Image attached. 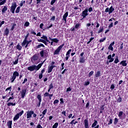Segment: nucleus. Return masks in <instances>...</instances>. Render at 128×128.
<instances>
[{
    "instance_id": "1",
    "label": "nucleus",
    "mask_w": 128,
    "mask_h": 128,
    "mask_svg": "<svg viewBox=\"0 0 128 128\" xmlns=\"http://www.w3.org/2000/svg\"><path fill=\"white\" fill-rule=\"evenodd\" d=\"M28 34L24 36V39L22 44V46H25L26 48L28 46H30V43L32 42V40H28Z\"/></svg>"
},
{
    "instance_id": "2",
    "label": "nucleus",
    "mask_w": 128,
    "mask_h": 128,
    "mask_svg": "<svg viewBox=\"0 0 128 128\" xmlns=\"http://www.w3.org/2000/svg\"><path fill=\"white\" fill-rule=\"evenodd\" d=\"M39 58H40V56H38V54H34L30 58L32 64H38V62H40V61H38Z\"/></svg>"
},
{
    "instance_id": "3",
    "label": "nucleus",
    "mask_w": 128,
    "mask_h": 128,
    "mask_svg": "<svg viewBox=\"0 0 128 128\" xmlns=\"http://www.w3.org/2000/svg\"><path fill=\"white\" fill-rule=\"evenodd\" d=\"M20 76V73H18L17 71H15L13 72L11 76L10 80H11L10 82L12 83L16 80V78Z\"/></svg>"
},
{
    "instance_id": "4",
    "label": "nucleus",
    "mask_w": 128,
    "mask_h": 128,
    "mask_svg": "<svg viewBox=\"0 0 128 128\" xmlns=\"http://www.w3.org/2000/svg\"><path fill=\"white\" fill-rule=\"evenodd\" d=\"M11 96H12L9 98L8 99V100L7 101L8 102H10L8 103L7 106H16V102L12 103V100H14V93H12Z\"/></svg>"
},
{
    "instance_id": "5",
    "label": "nucleus",
    "mask_w": 128,
    "mask_h": 128,
    "mask_svg": "<svg viewBox=\"0 0 128 128\" xmlns=\"http://www.w3.org/2000/svg\"><path fill=\"white\" fill-rule=\"evenodd\" d=\"M28 70H30V72H34V70H38L39 68L38 66L36 65H32L31 66H30L28 68Z\"/></svg>"
},
{
    "instance_id": "6",
    "label": "nucleus",
    "mask_w": 128,
    "mask_h": 128,
    "mask_svg": "<svg viewBox=\"0 0 128 128\" xmlns=\"http://www.w3.org/2000/svg\"><path fill=\"white\" fill-rule=\"evenodd\" d=\"M24 114V110H22L20 113H18L14 118V122L18 120L20 118V116H22Z\"/></svg>"
},
{
    "instance_id": "7",
    "label": "nucleus",
    "mask_w": 128,
    "mask_h": 128,
    "mask_svg": "<svg viewBox=\"0 0 128 128\" xmlns=\"http://www.w3.org/2000/svg\"><path fill=\"white\" fill-rule=\"evenodd\" d=\"M118 116L120 120H124L126 118V114L122 111H120L118 114Z\"/></svg>"
},
{
    "instance_id": "8",
    "label": "nucleus",
    "mask_w": 128,
    "mask_h": 128,
    "mask_svg": "<svg viewBox=\"0 0 128 128\" xmlns=\"http://www.w3.org/2000/svg\"><path fill=\"white\" fill-rule=\"evenodd\" d=\"M16 3L14 2L12 4L10 10L12 14H14V10H16Z\"/></svg>"
},
{
    "instance_id": "9",
    "label": "nucleus",
    "mask_w": 128,
    "mask_h": 128,
    "mask_svg": "<svg viewBox=\"0 0 128 128\" xmlns=\"http://www.w3.org/2000/svg\"><path fill=\"white\" fill-rule=\"evenodd\" d=\"M88 8L85 9L84 11H82V16L83 18H84L88 16Z\"/></svg>"
},
{
    "instance_id": "10",
    "label": "nucleus",
    "mask_w": 128,
    "mask_h": 128,
    "mask_svg": "<svg viewBox=\"0 0 128 128\" xmlns=\"http://www.w3.org/2000/svg\"><path fill=\"white\" fill-rule=\"evenodd\" d=\"M26 114L27 119H28V120H30V118H31L32 116L34 114V111H28L26 112Z\"/></svg>"
},
{
    "instance_id": "11",
    "label": "nucleus",
    "mask_w": 128,
    "mask_h": 128,
    "mask_svg": "<svg viewBox=\"0 0 128 128\" xmlns=\"http://www.w3.org/2000/svg\"><path fill=\"white\" fill-rule=\"evenodd\" d=\"M64 46V44H62L60 46H59L57 50H56L54 52V54H60V50L62 48V47Z\"/></svg>"
},
{
    "instance_id": "12",
    "label": "nucleus",
    "mask_w": 128,
    "mask_h": 128,
    "mask_svg": "<svg viewBox=\"0 0 128 128\" xmlns=\"http://www.w3.org/2000/svg\"><path fill=\"white\" fill-rule=\"evenodd\" d=\"M40 56L41 58H44V56H48V52L46 50H42L40 52Z\"/></svg>"
},
{
    "instance_id": "13",
    "label": "nucleus",
    "mask_w": 128,
    "mask_h": 128,
    "mask_svg": "<svg viewBox=\"0 0 128 128\" xmlns=\"http://www.w3.org/2000/svg\"><path fill=\"white\" fill-rule=\"evenodd\" d=\"M20 94L22 98H24V96H26V89H22Z\"/></svg>"
},
{
    "instance_id": "14",
    "label": "nucleus",
    "mask_w": 128,
    "mask_h": 128,
    "mask_svg": "<svg viewBox=\"0 0 128 128\" xmlns=\"http://www.w3.org/2000/svg\"><path fill=\"white\" fill-rule=\"evenodd\" d=\"M37 98L39 101L38 104V107L40 106V102H42V96L38 94L37 96Z\"/></svg>"
},
{
    "instance_id": "15",
    "label": "nucleus",
    "mask_w": 128,
    "mask_h": 128,
    "mask_svg": "<svg viewBox=\"0 0 128 128\" xmlns=\"http://www.w3.org/2000/svg\"><path fill=\"white\" fill-rule=\"evenodd\" d=\"M68 12H66L64 15L63 16V20H64L65 22H66V18H68Z\"/></svg>"
},
{
    "instance_id": "16",
    "label": "nucleus",
    "mask_w": 128,
    "mask_h": 128,
    "mask_svg": "<svg viewBox=\"0 0 128 128\" xmlns=\"http://www.w3.org/2000/svg\"><path fill=\"white\" fill-rule=\"evenodd\" d=\"M108 60H109V62H114V58L112 56V54H110L108 56L107 58Z\"/></svg>"
},
{
    "instance_id": "17",
    "label": "nucleus",
    "mask_w": 128,
    "mask_h": 128,
    "mask_svg": "<svg viewBox=\"0 0 128 128\" xmlns=\"http://www.w3.org/2000/svg\"><path fill=\"white\" fill-rule=\"evenodd\" d=\"M84 124L85 126V128H90L88 127V119L84 120Z\"/></svg>"
},
{
    "instance_id": "18",
    "label": "nucleus",
    "mask_w": 128,
    "mask_h": 128,
    "mask_svg": "<svg viewBox=\"0 0 128 128\" xmlns=\"http://www.w3.org/2000/svg\"><path fill=\"white\" fill-rule=\"evenodd\" d=\"M6 10H8V7L6 6H4L3 8L2 9V14H6Z\"/></svg>"
},
{
    "instance_id": "19",
    "label": "nucleus",
    "mask_w": 128,
    "mask_h": 128,
    "mask_svg": "<svg viewBox=\"0 0 128 128\" xmlns=\"http://www.w3.org/2000/svg\"><path fill=\"white\" fill-rule=\"evenodd\" d=\"M114 44V42H113L112 44H110L108 48V50H114V47H112V46Z\"/></svg>"
},
{
    "instance_id": "20",
    "label": "nucleus",
    "mask_w": 128,
    "mask_h": 128,
    "mask_svg": "<svg viewBox=\"0 0 128 128\" xmlns=\"http://www.w3.org/2000/svg\"><path fill=\"white\" fill-rule=\"evenodd\" d=\"M120 64H122V66H128V64H126V60L121 61L120 62Z\"/></svg>"
},
{
    "instance_id": "21",
    "label": "nucleus",
    "mask_w": 128,
    "mask_h": 128,
    "mask_svg": "<svg viewBox=\"0 0 128 128\" xmlns=\"http://www.w3.org/2000/svg\"><path fill=\"white\" fill-rule=\"evenodd\" d=\"M9 34H10V30H8V28H6V30H4V35L6 36H8Z\"/></svg>"
},
{
    "instance_id": "22",
    "label": "nucleus",
    "mask_w": 128,
    "mask_h": 128,
    "mask_svg": "<svg viewBox=\"0 0 128 128\" xmlns=\"http://www.w3.org/2000/svg\"><path fill=\"white\" fill-rule=\"evenodd\" d=\"M80 64H84V62H86V59H84V57L80 58Z\"/></svg>"
},
{
    "instance_id": "23",
    "label": "nucleus",
    "mask_w": 128,
    "mask_h": 128,
    "mask_svg": "<svg viewBox=\"0 0 128 128\" xmlns=\"http://www.w3.org/2000/svg\"><path fill=\"white\" fill-rule=\"evenodd\" d=\"M114 8L112 6H111L109 8L108 14H112V12H114Z\"/></svg>"
},
{
    "instance_id": "24",
    "label": "nucleus",
    "mask_w": 128,
    "mask_h": 128,
    "mask_svg": "<svg viewBox=\"0 0 128 128\" xmlns=\"http://www.w3.org/2000/svg\"><path fill=\"white\" fill-rule=\"evenodd\" d=\"M102 76V74L100 73V71H98L95 74L96 78H99V76Z\"/></svg>"
},
{
    "instance_id": "25",
    "label": "nucleus",
    "mask_w": 128,
    "mask_h": 128,
    "mask_svg": "<svg viewBox=\"0 0 128 128\" xmlns=\"http://www.w3.org/2000/svg\"><path fill=\"white\" fill-rule=\"evenodd\" d=\"M12 120H10L7 122V126L8 128H12Z\"/></svg>"
},
{
    "instance_id": "26",
    "label": "nucleus",
    "mask_w": 128,
    "mask_h": 128,
    "mask_svg": "<svg viewBox=\"0 0 128 128\" xmlns=\"http://www.w3.org/2000/svg\"><path fill=\"white\" fill-rule=\"evenodd\" d=\"M41 38H43V40H44L48 42H50L48 40V37L46 36H44V35L42 36L41 37Z\"/></svg>"
},
{
    "instance_id": "27",
    "label": "nucleus",
    "mask_w": 128,
    "mask_h": 128,
    "mask_svg": "<svg viewBox=\"0 0 128 128\" xmlns=\"http://www.w3.org/2000/svg\"><path fill=\"white\" fill-rule=\"evenodd\" d=\"M16 48H17V50H20L22 48V47L20 45V44H18L16 46Z\"/></svg>"
},
{
    "instance_id": "28",
    "label": "nucleus",
    "mask_w": 128,
    "mask_h": 128,
    "mask_svg": "<svg viewBox=\"0 0 128 128\" xmlns=\"http://www.w3.org/2000/svg\"><path fill=\"white\" fill-rule=\"evenodd\" d=\"M52 70H53L52 68L50 66H49L48 67V74L52 72Z\"/></svg>"
},
{
    "instance_id": "29",
    "label": "nucleus",
    "mask_w": 128,
    "mask_h": 128,
    "mask_svg": "<svg viewBox=\"0 0 128 128\" xmlns=\"http://www.w3.org/2000/svg\"><path fill=\"white\" fill-rule=\"evenodd\" d=\"M98 124V121L96 120H94V122L92 124V128H94V126H96Z\"/></svg>"
},
{
    "instance_id": "30",
    "label": "nucleus",
    "mask_w": 128,
    "mask_h": 128,
    "mask_svg": "<svg viewBox=\"0 0 128 128\" xmlns=\"http://www.w3.org/2000/svg\"><path fill=\"white\" fill-rule=\"evenodd\" d=\"M6 92H8L9 94H10V92H12V86H10V87L8 88L6 90Z\"/></svg>"
},
{
    "instance_id": "31",
    "label": "nucleus",
    "mask_w": 128,
    "mask_h": 128,
    "mask_svg": "<svg viewBox=\"0 0 128 128\" xmlns=\"http://www.w3.org/2000/svg\"><path fill=\"white\" fill-rule=\"evenodd\" d=\"M103 31H104V28L100 27V29L98 32V34H100V32H102Z\"/></svg>"
},
{
    "instance_id": "32",
    "label": "nucleus",
    "mask_w": 128,
    "mask_h": 128,
    "mask_svg": "<svg viewBox=\"0 0 128 128\" xmlns=\"http://www.w3.org/2000/svg\"><path fill=\"white\" fill-rule=\"evenodd\" d=\"M42 48H44V44H38L37 46L38 48H42Z\"/></svg>"
},
{
    "instance_id": "33",
    "label": "nucleus",
    "mask_w": 128,
    "mask_h": 128,
    "mask_svg": "<svg viewBox=\"0 0 128 128\" xmlns=\"http://www.w3.org/2000/svg\"><path fill=\"white\" fill-rule=\"evenodd\" d=\"M44 62H42L39 64L37 66L38 67V68H42V65L44 64Z\"/></svg>"
},
{
    "instance_id": "34",
    "label": "nucleus",
    "mask_w": 128,
    "mask_h": 128,
    "mask_svg": "<svg viewBox=\"0 0 128 128\" xmlns=\"http://www.w3.org/2000/svg\"><path fill=\"white\" fill-rule=\"evenodd\" d=\"M52 42L58 44V40L56 38H52Z\"/></svg>"
},
{
    "instance_id": "35",
    "label": "nucleus",
    "mask_w": 128,
    "mask_h": 128,
    "mask_svg": "<svg viewBox=\"0 0 128 128\" xmlns=\"http://www.w3.org/2000/svg\"><path fill=\"white\" fill-rule=\"evenodd\" d=\"M58 123L56 122L52 126V128H58Z\"/></svg>"
},
{
    "instance_id": "36",
    "label": "nucleus",
    "mask_w": 128,
    "mask_h": 128,
    "mask_svg": "<svg viewBox=\"0 0 128 128\" xmlns=\"http://www.w3.org/2000/svg\"><path fill=\"white\" fill-rule=\"evenodd\" d=\"M26 4V1L25 0H22L21 1V2L20 4V6H22L24 4Z\"/></svg>"
},
{
    "instance_id": "37",
    "label": "nucleus",
    "mask_w": 128,
    "mask_h": 128,
    "mask_svg": "<svg viewBox=\"0 0 128 128\" xmlns=\"http://www.w3.org/2000/svg\"><path fill=\"white\" fill-rule=\"evenodd\" d=\"M20 6H18L16 10V14H18L20 12Z\"/></svg>"
},
{
    "instance_id": "38",
    "label": "nucleus",
    "mask_w": 128,
    "mask_h": 128,
    "mask_svg": "<svg viewBox=\"0 0 128 128\" xmlns=\"http://www.w3.org/2000/svg\"><path fill=\"white\" fill-rule=\"evenodd\" d=\"M70 52H72V50L71 49H70V50H69L68 52H66V56H70Z\"/></svg>"
},
{
    "instance_id": "39",
    "label": "nucleus",
    "mask_w": 128,
    "mask_h": 128,
    "mask_svg": "<svg viewBox=\"0 0 128 128\" xmlns=\"http://www.w3.org/2000/svg\"><path fill=\"white\" fill-rule=\"evenodd\" d=\"M6 2V0H4L0 2V6H2V4H4Z\"/></svg>"
},
{
    "instance_id": "40",
    "label": "nucleus",
    "mask_w": 128,
    "mask_h": 128,
    "mask_svg": "<svg viewBox=\"0 0 128 128\" xmlns=\"http://www.w3.org/2000/svg\"><path fill=\"white\" fill-rule=\"evenodd\" d=\"M80 24H77L75 26V28L78 30L80 28Z\"/></svg>"
},
{
    "instance_id": "41",
    "label": "nucleus",
    "mask_w": 128,
    "mask_h": 128,
    "mask_svg": "<svg viewBox=\"0 0 128 128\" xmlns=\"http://www.w3.org/2000/svg\"><path fill=\"white\" fill-rule=\"evenodd\" d=\"M60 100H56L54 102V104L56 106V104H58Z\"/></svg>"
},
{
    "instance_id": "42",
    "label": "nucleus",
    "mask_w": 128,
    "mask_h": 128,
    "mask_svg": "<svg viewBox=\"0 0 128 128\" xmlns=\"http://www.w3.org/2000/svg\"><path fill=\"white\" fill-rule=\"evenodd\" d=\"M118 122V118H115L114 120V124H116Z\"/></svg>"
},
{
    "instance_id": "43",
    "label": "nucleus",
    "mask_w": 128,
    "mask_h": 128,
    "mask_svg": "<svg viewBox=\"0 0 128 128\" xmlns=\"http://www.w3.org/2000/svg\"><path fill=\"white\" fill-rule=\"evenodd\" d=\"M120 62V60H118V57L115 58L114 60V64H118V62Z\"/></svg>"
},
{
    "instance_id": "44",
    "label": "nucleus",
    "mask_w": 128,
    "mask_h": 128,
    "mask_svg": "<svg viewBox=\"0 0 128 128\" xmlns=\"http://www.w3.org/2000/svg\"><path fill=\"white\" fill-rule=\"evenodd\" d=\"M46 112H48V110L46 108L42 112V114L44 116H46Z\"/></svg>"
},
{
    "instance_id": "45",
    "label": "nucleus",
    "mask_w": 128,
    "mask_h": 128,
    "mask_svg": "<svg viewBox=\"0 0 128 128\" xmlns=\"http://www.w3.org/2000/svg\"><path fill=\"white\" fill-rule=\"evenodd\" d=\"M94 74V71H91L90 72H89L88 74V76L89 78H90V76Z\"/></svg>"
},
{
    "instance_id": "46",
    "label": "nucleus",
    "mask_w": 128,
    "mask_h": 128,
    "mask_svg": "<svg viewBox=\"0 0 128 128\" xmlns=\"http://www.w3.org/2000/svg\"><path fill=\"white\" fill-rule=\"evenodd\" d=\"M122 98H120V96H119L117 99V101L118 102H122Z\"/></svg>"
},
{
    "instance_id": "47",
    "label": "nucleus",
    "mask_w": 128,
    "mask_h": 128,
    "mask_svg": "<svg viewBox=\"0 0 128 128\" xmlns=\"http://www.w3.org/2000/svg\"><path fill=\"white\" fill-rule=\"evenodd\" d=\"M106 38H102L100 40V42H104V40H106Z\"/></svg>"
},
{
    "instance_id": "48",
    "label": "nucleus",
    "mask_w": 128,
    "mask_h": 128,
    "mask_svg": "<svg viewBox=\"0 0 128 128\" xmlns=\"http://www.w3.org/2000/svg\"><path fill=\"white\" fill-rule=\"evenodd\" d=\"M50 94L48 92H45L44 94V96L46 98V96H49Z\"/></svg>"
},
{
    "instance_id": "49",
    "label": "nucleus",
    "mask_w": 128,
    "mask_h": 128,
    "mask_svg": "<svg viewBox=\"0 0 128 128\" xmlns=\"http://www.w3.org/2000/svg\"><path fill=\"white\" fill-rule=\"evenodd\" d=\"M64 63H62L61 64V66H62L61 70H62L64 68Z\"/></svg>"
},
{
    "instance_id": "50",
    "label": "nucleus",
    "mask_w": 128,
    "mask_h": 128,
    "mask_svg": "<svg viewBox=\"0 0 128 128\" xmlns=\"http://www.w3.org/2000/svg\"><path fill=\"white\" fill-rule=\"evenodd\" d=\"M4 24V21H0V28H2V24Z\"/></svg>"
},
{
    "instance_id": "51",
    "label": "nucleus",
    "mask_w": 128,
    "mask_h": 128,
    "mask_svg": "<svg viewBox=\"0 0 128 128\" xmlns=\"http://www.w3.org/2000/svg\"><path fill=\"white\" fill-rule=\"evenodd\" d=\"M94 38H91L90 39V40H89V41L87 42V44H90V42H92V40H94Z\"/></svg>"
},
{
    "instance_id": "52",
    "label": "nucleus",
    "mask_w": 128,
    "mask_h": 128,
    "mask_svg": "<svg viewBox=\"0 0 128 128\" xmlns=\"http://www.w3.org/2000/svg\"><path fill=\"white\" fill-rule=\"evenodd\" d=\"M49 88L50 90H52V88H54V86L52 85V84H51L49 85Z\"/></svg>"
},
{
    "instance_id": "53",
    "label": "nucleus",
    "mask_w": 128,
    "mask_h": 128,
    "mask_svg": "<svg viewBox=\"0 0 128 128\" xmlns=\"http://www.w3.org/2000/svg\"><path fill=\"white\" fill-rule=\"evenodd\" d=\"M86 108H90V102L86 103Z\"/></svg>"
},
{
    "instance_id": "54",
    "label": "nucleus",
    "mask_w": 128,
    "mask_h": 128,
    "mask_svg": "<svg viewBox=\"0 0 128 128\" xmlns=\"http://www.w3.org/2000/svg\"><path fill=\"white\" fill-rule=\"evenodd\" d=\"M90 84V81L86 82L84 84V86H88Z\"/></svg>"
},
{
    "instance_id": "55",
    "label": "nucleus",
    "mask_w": 128,
    "mask_h": 128,
    "mask_svg": "<svg viewBox=\"0 0 128 128\" xmlns=\"http://www.w3.org/2000/svg\"><path fill=\"white\" fill-rule=\"evenodd\" d=\"M16 26V24H13L12 28H11V30H14V26Z\"/></svg>"
},
{
    "instance_id": "56",
    "label": "nucleus",
    "mask_w": 128,
    "mask_h": 128,
    "mask_svg": "<svg viewBox=\"0 0 128 128\" xmlns=\"http://www.w3.org/2000/svg\"><path fill=\"white\" fill-rule=\"evenodd\" d=\"M114 26V23L111 22L110 24L108 26L109 28H112Z\"/></svg>"
},
{
    "instance_id": "57",
    "label": "nucleus",
    "mask_w": 128,
    "mask_h": 128,
    "mask_svg": "<svg viewBox=\"0 0 128 128\" xmlns=\"http://www.w3.org/2000/svg\"><path fill=\"white\" fill-rule=\"evenodd\" d=\"M24 26H30V23L28 22H26L24 24Z\"/></svg>"
},
{
    "instance_id": "58",
    "label": "nucleus",
    "mask_w": 128,
    "mask_h": 128,
    "mask_svg": "<svg viewBox=\"0 0 128 128\" xmlns=\"http://www.w3.org/2000/svg\"><path fill=\"white\" fill-rule=\"evenodd\" d=\"M26 82H28V78H24V80L22 84H26Z\"/></svg>"
},
{
    "instance_id": "59",
    "label": "nucleus",
    "mask_w": 128,
    "mask_h": 128,
    "mask_svg": "<svg viewBox=\"0 0 128 128\" xmlns=\"http://www.w3.org/2000/svg\"><path fill=\"white\" fill-rule=\"evenodd\" d=\"M112 124V119L110 118V120L109 122L108 123V124Z\"/></svg>"
},
{
    "instance_id": "60",
    "label": "nucleus",
    "mask_w": 128,
    "mask_h": 128,
    "mask_svg": "<svg viewBox=\"0 0 128 128\" xmlns=\"http://www.w3.org/2000/svg\"><path fill=\"white\" fill-rule=\"evenodd\" d=\"M54 96V94H49V99L52 100V98Z\"/></svg>"
},
{
    "instance_id": "61",
    "label": "nucleus",
    "mask_w": 128,
    "mask_h": 128,
    "mask_svg": "<svg viewBox=\"0 0 128 128\" xmlns=\"http://www.w3.org/2000/svg\"><path fill=\"white\" fill-rule=\"evenodd\" d=\"M39 78H40V80H42V74H39Z\"/></svg>"
},
{
    "instance_id": "62",
    "label": "nucleus",
    "mask_w": 128,
    "mask_h": 128,
    "mask_svg": "<svg viewBox=\"0 0 128 128\" xmlns=\"http://www.w3.org/2000/svg\"><path fill=\"white\" fill-rule=\"evenodd\" d=\"M44 40H42V39H40L38 40V42H44Z\"/></svg>"
},
{
    "instance_id": "63",
    "label": "nucleus",
    "mask_w": 128,
    "mask_h": 128,
    "mask_svg": "<svg viewBox=\"0 0 128 128\" xmlns=\"http://www.w3.org/2000/svg\"><path fill=\"white\" fill-rule=\"evenodd\" d=\"M60 104H64V98H60Z\"/></svg>"
},
{
    "instance_id": "64",
    "label": "nucleus",
    "mask_w": 128,
    "mask_h": 128,
    "mask_svg": "<svg viewBox=\"0 0 128 128\" xmlns=\"http://www.w3.org/2000/svg\"><path fill=\"white\" fill-rule=\"evenodd\" d=\"M114 85L112 84L111 86H110V89L112 90H114Z\"/></svg>"
}]
</instances>
